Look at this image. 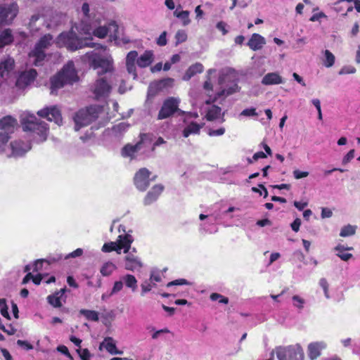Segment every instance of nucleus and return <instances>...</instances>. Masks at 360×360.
Instances as JSON below:
<instances>
[{
    "mask_svg": "<svg viewBox=\"0 0 360 360\" xmlns=\"http://www.w3.org/2000/svg\"><path fill=\"white\" fill-rule=\"evenodd\" d=\"M166 36H167V32L165 31H164L160 36L157 39V44L159 45V46H165L167 43V38H166Z\"/></svg>",
    "mask_w": 360,
    "mask_h": 360,
    "instance_id": "nucleus-58",
    "label": "nucleus"
},
{
    "mask_svg": "<svg viewBox=\"0 0 360 360\" xmlns=\"http://www.w3.org/2000/svg\"><path fill=\"white\" fill-rule=\"evenodd\" d=\"M77 352L78 353V354L82 360H90L91 354L88 349L79 348L77 349Z\"/></svg>",
    "mask_w": 360,
    "mask_h": 360,
    "instance_id": "nucleus-47",
    "label": "nucleus"
},
{
    "mask_svg": "<svg viewBox=\"0 0 360 360\" xmlns=\"http://www.w3.org/2000/svg\"><path fill=\"white\" fill-rule=\"evenodd\" d=\"M101 111V108L98 105H89L80 109L74 116L75 129L78 131L80 128L91 124L98 117Z\"/></svg>",
    "mask_w": 360,
    "mask_h": 360,
    "instance_id": "nucleus-4",
    "label": "nucleus"
},
{
    "mask_svg": "<svg viewBox=\"0 0 360 360\" xmlns=\"http://www.w3.org/2000/svg\"><path fill=\"white\" fill-rule=\"evenodd\" d=\"M152 285L150 283L145 282L141 284V295L143 296L146 292L150 291Z\"/></svg>",
    "mask_w": 360,
    "mask_h": 360,
    "instance_id": "nucleus-63",
    "label": "nucleus"
},
{
    "mask_svg": "<svg viewBox=\"0 0 360 360\" xmlns=\"http://www.w3.org/2000/svg\"><path fill=\"white\" fill-rule=\"evenodd\" d=\"M126 67H127V70L129 74H132L134 77L136 76V70L135 63H126Z\"/></svg>",
    "mask_w": 360,
    "mask_h": 360,
    "instance_id": "nucleus-62",
    "label": "nucleus"
},
{
    "mask_svg": "<svg viewBox=\"0 0 360 360\" xmlns=\"http://www.w3.org/2000/svg\"><path fill=\"white\" fill-rule=\"evenodd\" d=\"M326 345L323 342H314L307 347L308 356L310 360L316 359L321 354V350L325 349Z\"/></svg>",
    "mask_w": 360,
    "mask_h": 360,
    "instance_id": "nucleus-18",
    "label": "nucleus"
},
{
    "mask_svg": "<svg viewBox=\"0 0 360 360\" xmlns=\"http://www.w3.org/2000/svg\"><path fill=\"white\" fill-rule=\"evenodd\" d=\"M240 115L243 116H257V113L255 108H250L243 110Z\"/></svg>",
    "mask_w": 360,
    "mask_h": 360,
    "instance_id": "nucleus-57",
    "label": "nucleus"
},
{
    "mask_svg": "<svg viewBox=\"0 0 360 360\" xmlns=\"http://www.w3.org/2000/svg\"><path fill=\"white\" fill-rule=\"evenodd\" d=\"M41 15L39 13H37L32 15L30 18V22L27 24V28L32 34L37 32L39 30L40 27L37 25V22L41 18Z\"/></svg>",
    "mask_w": 360,
    "mask_h": 360,
    "instance_id": "nucleus-32",
    "label": "nucleus"
},
{
    "mask_svg": "<svg viewBox=\"0 0 360 360\" xmlns=\"http://www.w3.org/2000/svg\"><path fill=\"white\" fill-rule=\"evenodd\" d=\"M37 76V72L35 69L24 71L17 78L15 86L19 89H25L35 80Z\"/></svg>",
    "mask_w": 360,
    "mask_h": 360,
    "instance_id": "nucleus-13",
    "label": "nucleus"
},
{
    "mask_svg": "<svg viewBox=\"0 0 360 360\" xmlns=\"http://www.w3.org/2000/svg\"><path fill=\"white\" fill-rule=\"evenodd\" d=\"M150 172L146 167L139 169L134 174L133 181L136 188L140 191H145L150 186Z\"/></svg>",
    "mask_w": 360,
    "mask_h": 360,
    "instance_id": "nucleus-11",
    "label": "nucleus"
},
{
    "mask_svg": "<svg viewBox=\"0 0 360 360\" xmlns=\"http://www.w3.org/2000/svg\"><path fill=\"white\" fill-rule=\"evenodd\" d=\"M139 138L140 140L136 144L127 143L122 148L121 155L122 157L129 158L131 160L134 159L135 154L142 148L143 143L146 141L150 142L152 141L150 134H141Z\"/></svg>",
    "mask_w": 360,
    "mask_h": 360,
    "instance_id": "nucleus-9",
    "label": "nucleus"
},
{
    "mask_svg": "<svg viewBox=\"0 0 360 360\" xmlns=\"http://www.w3.org/2000/svg\"><path fill=\"white\" fill-rule=\"evenodd\" d=\"M22 127L23 131H29L33 135L38 136L40 141H44L46 139L49 131L48 124L37 118L34 115H27L23 118Z\"/></svg>",
    "mask_w": 360,
    "mask_h": 360,
    "instance_id": "nucleus-3",
    "label": "nucleus"
},
{
    "mask_svg": "<svg viewBox=\"0 0 360 360\" xmlns=\"http://www.w3.org/2000/svg\"><path fill=\"white\" fill-rule=\"evenodd\" d=\"M32 148L30 141L21 139L11 141L8 146L10 153H7L8 158H18L24 156Z\"/></svg>",
    "mask_w": 360,
    "mask_h": 360,
    "instance_id": "nucleus-8",
    "label": "nucleus"
},
{
    "mask_svg": "<svg viewBox=\"0 0 360 360\" xmlns=\"http://www.w3.org/2000/svg\"><path fill=\"white\" fill-rule=\"evenodd\" d=\"M18 12V6L16 3L0 5V25H10Z\"/></svg>",
    "mask_w": 360,
    "mask_h": 360,
    "instance_id": "nucleus-10",
    "label": "nucleus"
},
{
    "mask_svg": "<svg viewBox=\"0 0 360 360\" xmlns=\"http://www.w3.org/2000/svg\"><path fill=\"white\" fill-rule=\"evenodd\" d=\"M180 99L170 96L164 100L158 114V120H162L172 117L175 113L184 114V112L179 108Z\"/></svg>",
    "mask_w": 360,
    "mask_h": 360,
    "instance_id": "nucleus-6",
    "label": "nucleus"
},
{
    "mask_svg": "<svg viewBox=\"0 0 360 360\" xmlns=\"http://www.w3.org/2000/svg\"><path fill=\"white\" fill-rule=\"evenodd\" d=\"M13 40L14 38L12 34V31L9 28L5 29L0 34V44L2 48L5 46L11 44L13 42Z\"/></svg>",
    "mask_w": 360,
    "mask_h": 360,
    "instance_id": "nucleus-29",
    "label": "nucleus"
},
{
    "mask_svg": "<svg viewBox=\"0 0 360 360\" xmlns=\"http://www.w3.org/2000/svg\"><path fill=\"white\" fill-rule=\"evenodd\" d=\"M325 55V60H324V65L327 68L332 67L335 63V56L334 55L329 51L326 50L324 52Z\"/></svg>",
    "mask_w": 360,
    "mask_h": 360,
    "instance_id": "nucleus-40",
    "label": "nucleus"
},
{
    "mask_svg": "<svg viewBox=\"0 0 360 360\" xmlns=\"http://www.w3.org/2000/svg\"><path fill=\"white\" fill-rule=\"evenodd\" d=\"M356 226L348 224L341 229L340 236L341 237L351 236L355 234Z\"/></svg>",
    "mask_w": 360,
    "mask_h": 360,
    "instance_id": "nucleus-37",
    "label": "nucleus"
},
{
    "mask_svg": "<svg viewBox=\"0 0 360 360\" xmlns=\"http://www.w3.org/2000/svg\"><path fill=\"white\" fill-rule=\"evenodd\" d=\"M15 60L11 57L1 60L0 62V77L4 78L14 69Z\"/></svg>",
    "mask_w": 360,
    "mask_h": 360,
    "instance_id": "nucleus-22",
    "label": "nucleus"
},
{
    "mask_svg": "<svg viewBox=\"0 0 360 360\" xmlns=\"http://www.w3.org/2000/svg\"><path fill=\"white\" fill-rule=\"evenodd\" d=\"M261 83L265 86L281 84L283 79L278 72H269L263 77Z\"/></svg>",
    "mask_w": 360,
    "mask_h": 360,
    "instance_id": "nucleus-20",
    "label": "nucleus"
},
{
    "mask_svg": "<svg viewBox=\"0 0 360 360\" xmlns=\"http://www.w3.org/2000/svg\"><path fill=\"white\" fill-rule=\"evenodd\" d=\"M278 360H304V353L300 344L281 346L276 349Z\"/></svg>",
    "mask_w": 360,
    "mask_h": 360,
    "instance_id": "nucleus-5",
    "label": "nucleus"
},
{
    "mask_svg": "<svg viewBox=\"0 0 360 360\" xmlns=\"http://www.w3.org/2000/svg\"><path fill=\"white\" fill-rule=\"evenodd\" d=\"M79 314L83 315L88 321H98L99 320L98 312L94 310L82 309L79 311Z\"/></svg>",
    "mask_w": 360,
    "mask_h": 360,
    "instance_id": "nucleus-34",
    "label": "nucleus"
},
{
    "mask_svg": "<svg viewBox=\"0 0 360 360\" xmlns=\"http://www.w3.org/2000/svg\"><path fill=\"white\" fill-rule=\"evenodd\" d=\"M123 288V283L122 281H117L114 283L110 295L115 294L120 292Z\"/></svg>",
    "mask_w": 360,
    "mask_h": 360,
    "instance_id": "nucleus-55",
    "label": "nucleus"
},
{
    "mask_svg": "<svg viewBox=\"0 0 360 360\" xmlns=\"http://www.w3.org/2000/svg\"><path fill=\"white\" fill-rule=\"evenodd\" d=\"M92 38L80 39L73 32H62L57 37V44L59 47H66L69 51H75L84 47H96L103 49L99 44L91 42Z\"/></svg>",
    "mask_w": 360,
    "mask_h": 360,
    "instance_id": "nucleus-2",
    "label": "nucleus"
},
{
    "mask_svg": "<svg viewBox=\"0 0 360 360\" xmlns=\"http://www.w3.org/2000/svg\"><path fill=\"white\" fill-rule=\"evenodd\" d=\"M17 121L11 115H7L0 120V131L10 136L13 133Z\"/></svg>",
    "mask_w": 360,
    "mask_h": 360,
    "instance_id": "nucleus-16",
    "label": "nucleus"
},
{
    "mask_svg": "<svg viewBox=\"0 0 360 360\" xmlns=\"http://www.w3.org/2000/svg\"><path fill=\"white\" fill-rule=\"evenodd\" d=\"M175 39L176 44H181L186 41L187 34L184 30H178L177 32L176 33Z\"/></svg>",
    "mask_w": 360,
    "mask_h": 360,
    "instance_id": "nucleus-46",
    "label": "nucleus"
},
{
    "mask_svg": "<svg viewBox=\"0 0 360 360\" xmlns=\"http://www.w3.org/2000/svg\"><path fill=\"white\" fill-rule=\"evenodd\" d=\"M86 56L89 61L90 66L93 69H101V71L98 72V75L111 72L113 69L112 62L105 58L101 57L98 53L94 52L86 53Z\"/></svg>",
    "mask_w": 360,
    "mask_h": 360,
    "instance_id": "nucleus-7",
    "label": "nucleus"
},
{
    "mask_svg": "<svg viewBox=\"0 0 360 360\" xmlns=\"http://www.w3.org/2000/svg\"><path fill=\"white\" fill-rule=\"evenodd\" d=\"M221 108L218 105H213L207 110L205 118L207 121L212 122L217 120L221 115Z\"/></svg>",
    "mask_w": 360,
    "mask_h": 360,
    "instance_id": "nucleus-30",
    "label": "nucleus"
},
{
    "mask_svg": "<svg viewBox=\"0 0 360 360\" xmlns=\"http://www.w3.org/2000/svg\"><path fill=\"white\" fill-rule=\"evenodd\" d=\"M11 136L6 134L0 131V153L5 151V146L10 139Z\"/></svg>",
    "mask_w": 360,
    "mask_h": 360,
    "instance_id": "nucleus-45",
    "label": "nucleus"
},
{
    "mask_svg": "<svg viewBox=\"0 0 360 360\" xmlns=\"http://www.w3.org/2000/svg\"><path fill=\"white\" fill-rule=\"evenodd\" d=\"M79 80L77 72L72 61H69L60 71L50 79L51 94H56L59 89L65 84H72Z\"/></svg>",
    "mask_w": 360,
    "mask_h": 360,
    "instance_id": "nucleus-1",
    "label": "nucleus"
},
{
    "mask_svg": "<svg viewBox=\"0 0 360 360\" xmlns=\"http://www.w3.org/2000/svg\"><path fill=\"white\" fill-rule=\"evenodd\" d=\"M216 27L219 31L221 32L223 35H225L228 33V30H226V22H224L223 21L218 22Z\"/></svg>",
    "mask_w": 360,
    "mask_h": 360,
    "instance_id": "nucleus-61",
    "label": "nucleus"
},
{
    "mask_svg": "<svg viewBox=\"0 0 360 360\" xmlns=\"http://www.w3.org/2000/svg\"><path fill=\"white\" fill-rule=\"evenodd\" d=\"M292 301H293V304L295 307H296L299 309L303 308V304L304 303V299H302V297H300L298 295H294L292 297Z\"/></svg>",
    "mask_w": 360,
    "mask_h": 360,
    "instance_id": "nucleus-52",
    "label": "nucleus"
},
{
    "mask_svg": "<svg viewBox=\"0 0 360 360\" xmlns=\"http://www.w3.org/2000/svg\"><path fill=\"white\" fill-rule=\"evenodd\" d=\"M104 345L105 349L110 354H122L123 353L122 351L117 349L115 342H114L113 338L111 337L105 338L101 345Z\"/></svg>",
    "mask_w": 360,
    "mask_h": 360,
    "instance_id": "nucleus-27",
    "label": "nucleus"
},
{
    "mask_svg": "<svg viewBox=\"0 0 360 360\" xmlns=\"http://www.w3.org/2000/svg\"><path fill=\"white\" fill-rule=\"evenodd\" d=\"M354 150H350L343 158L342 163L345 165L354 158Z\"/></svg>",
    "mask_w": 360,
    "mask_h": 360,
    "instance_id": "nucleus-53",
    "label": "nucleus"
},
{
    "mask_svg": "<svg viewBox=\"0 0 360 360\" xmlns=\"http://www.w3.org/2000/svg\"><path fill=\"white\" fill-rule=\"evenodd\" d=\"M111 86L105 78H100L95 82L94 94L97 98L103 96H107L110 93Z\"/></svg>",
    "mask_w": 360,
    "mask_h": 360,
    "instance_id": "nucleus-14",
    "label": "nucleus"
},
{
    "mask_svg": "<svg viewBox=\"0 0 360 360\" xmlns=\"http://www.w3.org/2000/svg\"><path fill=\"white\" fill-rule=\"evenodd\" d=\"M189 282L185 278H179L174 280L172 281L169 282L167 284V287H171L174 285H188Z\"/></svg>",
    "mask_w": 360,
    "mask_h": 360,
    "instance_id": "nucleus-50",
    "label": "nucleus"
},
{
    "mask_svg": "<svg viewBox=\"0 0 360 360\" xmlns=\"http://www.w3.org/2000/svg\"><path fill=\"white\" fill-rule=\"evenodd\" d=\"M116 269V266L110 262L105 263L101 269V274L103 276H110L115 270Z\"/></svg>",
    "mask_w": 360,
    "mask_h": 360,
    "instance_id": "nucleus-36",
    "label": "nucleus"
},
{
    "mask_svg": "<svg viewBox=\"0 0 360 360\" xmlns=\"http://www.w3.org/2000/svg\"><path fill=\"white\" fill-rule=\"evenodd\" d=\"M122 278L127 288H131L132 291H135L137 288V280L134 275L127 274Z\"/></svg>",
    "mask_w": 360,
    "mask_h": 360,
    "instance_id": "nucleus-33",
    "label": "nucleus"
},
{
    "mask_svg": "<svg viewBox=\"0 0 360 360\" xmlns=\"http://www.w3.org/2000/svg\"><path fill=\"white\" fill-rule=\"evenodd\" d=\"M265 44V38L257 33L252 34L247 43L249 48L254 51L261 50Z\"/></svg>",
    "mask_w": 360,
    "mask_h": 360,
    "instance_id": "nucleus-19",
    "label": "nucleus"
},
{
    "mask_svg": "<svg viewBox=\"0 0 360 360\" xmlns=\"http://www.w3.org/2000/svg\"><path fill=\"white\" fill-rule=\"evenodd\" d=\"M66 291L67 289L65 287L49 295L47 297L48 302L55 308H60L63 305V302H65L66 301V296L65 295Z\"/></svg>",
    "mask_w": 360,
    "mask_h": 360,
    "instance_id": "nucleus-15",
    "label": "nucleus"
},
{
    "mask_svg": "<svg viewBox=\"0 0 360 360\" xmlns=\"http://www.w3.org/2000/svg\"><path fill=\"white\" fill-rule=\"evenodd\" d=\"M138 59V52L136 51H129L126 58V63H135V61H137Z\"/></svg>",
    "mask_w": 360,
    "mask_h": 360,
    "instance_id": "nucleus-49",
    "label": "nucleus"
},
{
    "mask_svg": "<svg viewBox=\"0 0 360 360\" xmlns=\"http://www.w3.org/2000/svg\"><path fill=\"white\" fill-rule=\"evenodd\" d=\"M174 15L183 21L184 25H187L191 22L189 19V12L188 11H181L180 12L175 11Z\"/></svg>",
    "mask_w": 360,
    "mask_h": 360,
    "instance_id": "nucleus-38",
    "label": "nucleus"
},
{
    "mask_svg": "<svg viewBox=\"0 0 360 360\" xmlns=\"http://www.w3.org/2000/svg\"><path fill=\"white\" fill-rule=\"evenodd\" d=\"M319 285L323 288L326 298H329V295H328L329 285H328L327 280L324 278H321L319 281Z\"/></svg>",
    "mask_w": 360,
    "mask_h": 360,
    "instance_id": "nucleus-51",
    "label": "nucleus"
},
{
    "mask_svg": "<svg viewBox=\"0 0 360 360\" xmlns=\"http://www.w3.org/2000/svg\"><path fill=\"white\" fill-rule=\"evenodd\" d=\"M204 124H200L195 122H191L183 130L182 134L185 138L188 137L191 134H200V129L202 128Z\"/></svg>",
    "mask_w": 360,
    "mask_h": 360,
    "instance_id": "nucleus-25",
    "label": "nucleus"
},
{
    "mask_svg": "<svg viewBox=\"0 0 360 360\" xmlns=\"http://www.w3.org/2000/svg\"><path fill=\"white\" fill-rule=\"evenodd\" d=\"M17 345L27 351L33 349V346L26 340H18Z\"/></svg>",
    "mask_w": 360,
    "mask_h": 360,
    "instance_id": "nucleus-54",
    "label": "nucleus"
},
{
    "mask_svg": "<svg viewBox=\"0 0 360 360\" xmlns=\"http://www.w3.org/2000/svg\"><path fill=\"white\" fill-rule=\"evenodd\" d=\"M142 266L141 261L133 255H127L124 258V268L128 271H134Z\"/></svg>",
    "mask_w": 360,
    "mask_h": 360,
    "instance_id": "nucleus-23",
    "label": "nucleus"
},
{
    "mask_svg": "<svg viewBox=\"0 0 360 360\" xmlns=\"http://www.w3.org/2000/svg\"><path fill=\"white\" fill-rule=\"evenodd\" d=\"M83 254V250L82 248H77L75 251L70 252L67 256L65 257V259H68L70 257H77L82 256Z\"/></svg>",
    "mask_w": 360,
    "mask_h": 360,
    "instance_id": "nucleus-59",
    "label": "nucleus"
},
{
    "mask_svg": "<svg viewBox=\"0 0 360 360\" xmlns=\"http://www.w3.org/2000/svg\"><path fill=\"white\" fill-rule=\"evenodd\" d=\"M224 133H225V129L224 127H221L218 129H210L208 131V135L210 136H221Z\"/></svg>",
    "mask_w": 360,
    "mask_h": 360,
    "instance_id": "nucleus-56",
    "label": "nucleus"
},
{
    "mask_svg": "<svg viewBox=\"0 0 360 360\" xmlns=\"http://www.w3.org/2000/svg\"><path fill=\"white\" fill-rule=\"evenodd\" d=\"M37 115L50 122H54L58 125H60L63 122L60 110L56 105L46 107L39 110Z\"/></svg>",
    "mask_w": 360,
    "mask_h": 360,
    "instance_id": "nucleus-12",
    "label": "nucleus"
},
{
    "mask_svg": "<svg viewBox=\"0 0 360 360\" xmlns=\"http://www.w3.org/2000/svg\"><path fill=\"white\" fill-rule=\"evenodd\" d=\"M293 175L296 179H300L308 176L309 172H302V171H300L299 169H295L293 171Z\"/></svg>",
    "mask_w": 360,
    "mask_h": 360,
    "instance_id": "nucleus-60",
    "label": "nucleus"
},
{
    "mask_svg": "<svg viewBox=\"0 0 360 360\" xmlns=\"http://www.w3.org/2000/svg\"><path fill=\"white\" fill-rule=\"evenodd\" d=\"M0 313L1 314L6 318L11 319L10 315L8 311V307L4 299H0Z\"/></svg>",
    "mask_w": 360,
    "mask_h": 360,
    "instance_id": "nucleus-44",
    "label": "nucleus"
},
{
    "mask_svg": "<svg viewBox=\"0 0 360 360\" xmlns=\"http://www.w3.org/2000/svg\"><path fill=\"white\" fill-rule=\"evenodd\" d=\"M101 250L103 252H110L112 251H116L117 253H120V250H118L117 242H110L104 243L101 248Z\"/></svg>",
    "mask_w": 360,
    "mask_h": 360,
    "instance_id": "nucleus-39",
    "label": "nucleus"
},
{
    "mask_svg": "<svg viewBox=\"0 0 360 360\" xmlns=\"http://www.w3.org/2000/svg\"><path fill=\"white\" fill-rule=\"evenodd\" d=\"M164 190V186L161 184H156L148 192L143 199L145 205H149L156 201Z\"/></svg>",
    "mask_w": 360,
    "mask_h": 360,
    "instance_id": "nucleus-17",
    "label": "nucleus"
},
{
    "mask_svg": "<svg viewBox=\"0 0 360 360\" xmlns=\"http://www.w3.org/2000/svg\"><path fill=\"white\" fill-rule=\"evenodd\" d=\"M108 33V29L105 26H100L93 31V34L100 39L105 38Z\"/></svg>",
    "mask_w": 360,
    "mask_h": 360,
    "instance_id": "nucleus-41",
    "label": "nucleus"
},
{
    "mask_svg": "<svg viewBox=\"0 0 360 360\" xmlns=\"http://www.w3.org/2000/svg\"><path fill=\"white\" fill-rule=\"evenodd\" d=\"M210 300L212 301H218L219 303L221 304H228L229 303V298L223 296L221 294L213 292L210 296Z\"/></svg>",
    "mask_w": 360,
    "mask_h": 360,
    "instance_id": "nucleus-42",
    "label": "nucleus"
},
{
    "mask_svg": "<svg viewBox=\"0 0 360 360\" xmlns=\"http://www.w3.org/2000/svg\"><path fill=\"white\" fill-rule=\"evenodd\" d=\"M161 91L160 87L155 81L150 84L148 89L147 97L148 99H153Z\"/></svg>",
    "mask_w": 360,
    "mask_h": 360,
    "instance_id": "nucleus-35",
    "label": "nucleus"
},
{
    "mask_svg": "<svg viewBox=\"0 0 360 360\" xmlns=\"http://www.w3.org/2000/svg\"><path fill=\"white\" fill-rule=\"evenodd\" d=\"M52 40L53 37L51 34H44L39 39L34 47L44 51L45 49H47L51 45Z\"/></svg>",
    "mask_w": 360,
    "mask_h": 360,
    "instance_id": "nucleus-31",
    "label": "nucleus"
},
{
    "mask_svg": "<svg viewBox=\"0 0 360 360\" xmlns=\"http://www.w3.org/2000/svg\"><path fill=\"white\" fill-rule=\"evenodd\" d=\"M116 242L120 252L123 249L124 252L127 253L131 248L133 238L129 234L120 235Z\"/></svg>",
    "mask_w": 360,
    "mask_h": 360,
    "instance_id": "nucleus-21",
    "label": "nucleus"
},
{
    "mask_svg": "<svg viewBox=\"0 0 360 360\" xmlns=\"http://www.w3.org/2000/svg\"><path fill=\"white\" fill-rule=\"evenodd\" d=\"M234 92V91L232 89H229V90H225V89H223L221 91H220L219 92H218L216 95V96L214 97V98L211 101L210 100L208 101H206L205 103L206 104H210L212 102H215L217 101V98H219L224 95H230L231 94H233Z\"/></svg>",
    "mask_w": 360,
    "mask_h": 360,
    "instance_id": "nucleus-48",
    "label": "nucleus"
},
{
    "mask_svg": "<svg viewBox=\"0 0 360 360\" xmlns=\"http://www.w3.org/2000/svg\"><path fill=\"white\" fill-rule=\"evenodd\" d=\"M153 60V53L151 51H146L137 59V65L140 68H146L150 65Z\"/></svg>",
    "mask_w": 360,
    "mask_h": 360,
    "instance_id": "nucleus-26",
    "label": "nucleus"
},
{
    "mask_svg": "<svg viewBox=\"0 0 360 360\" xmlns=\"http://www.w3.org/2000/svg\"><path fill=\"white\" fill-rule=\"evenodd\" d=\"M301 225V220L299 218H296L291 224L290 226L295 232H297L300 230Z\"/></svg>",
    "mask_w": 360,
    "mask_h": 360,
    "instance_id": "nucleus-64",
    "label": "nucleus"
},
{
    "mask_svg": "<svg viewBox=\"0 0 360 360\" xmlns=\"http://www.w3.org/2000/svg\"><path fill=\"white\" fill-rule=\"evenodd\" d=\"M158 84L161 89V91H163L165 89L172 86L174 83V79L172 78H165L158 81H156Z\"/></svg>",
    "mask_w": 360,
    "mask_h": 360,
    "instance_id": "nucleus-43",
    "label": "nucleus"
},
{
    "mask_svg": "<svg viewBox=\"0 0 360 360\" xmlns=\"http://www.w3.org/2000/svg\"><path fill=\"white\" fill-rule=\"evenodd\" d=\"M28 56L29 58H34L32 64L37 67L41 66L46 58L44 51L36 47H34V49L29 53Z\"/></svg>",
    "mask_w": 360,
    "mask_h": 360,
    "instance_id": "nucleus-24",
    "label": "nucleus"
},
{
    "mask_svg": "<svg viewBox=\"0 0 360 360\" xmlns=\"http://www.w3.org/2000/svg\"><path fill=\"white\" fill-rule=\"evenodd\" d=\"M203 70L204 67L201 63H196L195 64H193L187 69L185 75L184 76V79L186 80H188L195 75L202 72Z\"/></svg>",
    "mask_w": 360,
    "mask_h": 360,
    "instance_id": "nucleus-28",
    "label": "nucleus"
}]
</instances>
